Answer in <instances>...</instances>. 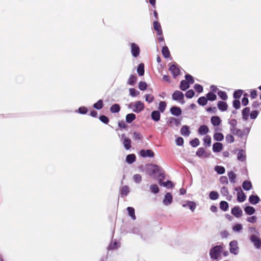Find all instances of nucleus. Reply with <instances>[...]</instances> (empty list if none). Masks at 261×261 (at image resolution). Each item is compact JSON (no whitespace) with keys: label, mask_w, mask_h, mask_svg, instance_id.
Here are the masks:
<instances>
[{"label":"nucleus","mask_w":261,"mask_h":261,"mask_svg":"<svg viewBox=\"0 0 261 261\" xmlns=\"http://www.w3.org/2000/svg\"><path fill=\"white\" fill-rule=\"evenodd\" d=\"M229 124L230 125L231 127L230 128V132L231 133V130H233V129H236V127L237 125V121L236 119H231L229 121Z\"/></svg>","instance_id":"obj_51"},{"label":"nucleus","mask_w":261,"mask_h":261,"mask_svg":"<svg viewBox=\"0 0 261 261\" xmlns=\"http://www.w3.org/2000/svg\"><path fill=\"white\" fill-rule=\"evenodd\" d=\"M137 80V77L133 74H131L130 77L127 80V84L130 86H134L136 83Z\"/></svg>","instance_id":"obj_34"},{"label":"nucleus","mask_w":261,"mask_h":261,"mask_svg":"<svg viewBox=\"0 0 261 261\" xmlns=\"http://www.w3.org/2000/svg\"><path fill=\"white\" fill-rule=\"evenodd\" d=\"M250 241L253 244L256 249L261 247V239L255 234H252L250 237Z\"/></svg>","instance_id":"obj_5"},{"label":"nucleus","mask_w":261,"mask_h":261,"mask_svg":"<svg viewBox=\"0 0 261 261\" xmlns=\"http://www.w3.org/2000/svg\"><path fill=\"white\" fill-rule=\"evenodd\" d=\"M213 138L215 141H221L224 139V135L221 133L216 132L214 134Z\"/></svg>","instance_id":"obj_42"},{"label":"nucleus","mask_w":261,"mask_h":261,"mask_svg":"<svg viewBox=\"0 0 261 261\" xmlns=\"http://www.w3.org/2000/svg\"><path fill=\"white\" fill-rule=\"evenodd\" d=\"M137 72L140 76H143L144 74V65L143 63L139 64L137 67Z\"/></svg>","instance_id":"obj_45"},{"label":"nucleus","mask_w":261,"mask_h":261,"mask_svg":"<svg viewBox=\"0 0 261 261\" xmlns=\"http://www.w3.org/2000/svg\"><path fill=\"white\" fill-rule=\"evenodd\" d=\"M130 47L132 56L135 58L138 57L140 53L139 46L135 43H132L130 44Z\"/></svg>","instance_id":"obj_6"},{"label":"nucleus","mask_w":261,"mask_h":261,"mask_svg":"<svg viewBox=\"0 0 261 261\" xmlns=\"http://www.w3.org/2000/svg\"><path fill=\"white\" fill-rule=\"evenodd\" d=\"M172 99L175 101H179L181 104L185 103L184 94L181 91L176 90L172 95Z\"/></svg>","instance_id":"obj_4"},{"label":"nucleus","mask_w":261,"mask_h":261,"mask_svg":"<svg viewBox=\"0 0 261 261\" xmlns=\"http://www.w3.org/2000/svg\"><path fill=\"white\" fill-rule=\"evenodd\" d=\"M200 142L198 138H196L190 141V144L193 147H196L199 145Z\"/></svg>","instance_id":"obj_56"},{"label":"nucleus","mask_w":261,"mask_h":261,"mask_svg":"<svg viewBox=\"0 0 261 261\" xmlns=\"http://www.w3.org/2000/svg\"><path fill=\"white\" fill-rule=\"evenodd\" d=\"M127 211L129 216L132 218V219L134 220H136V217L135 216V208L133 207L129 206L127 207Z\"/></svg>","instance_id":"obj_38"},{"label":"nucleus","mask_w":261,"mask_h":261,"mask_svg":"<svg viewBox=\"0 0 261 261\" xmlns=\"http://www.w3.org/2000/svg\"><path fill=\"white\" fill-rule=\"evenodd\" d=\"M120 110V107L119 105L117 103L114 104L110 107V111L112 113H118Z\"/></svg>","instance_id":"obj_43"},{"label":"nucleus","mask_w":261,"mask_h":261,"mask_svg":"<svg viewBox=\"0 0 261 261\" xmlns=\"http://www.w3.org/2000/svg\"><path fill=\"white\" fill-rule=\"evenodd\" d=\"M190 87L189 82H187L186 80H181L180 83L179 88L182 91H186Z\"/></svg>","instance_id":"obj_33"},{"label":"nucleus","mask_w":261,"mask_h":261,"mask_svg":"<svg viewBox=\"0 0 261 261\" xmlns=\"http://www.w3.org/2000/svg\"><path fill=\"white\" fill-rule=\"evenodd\" d=\"M150 189L151 193L156 194L159 192L160 189L156 184H152L150 186Z\"/></svg>","instance_id":"obj_54"},{"label":"nucleus","mask_w":261,"mask_h":261,"mask_svg":"<svg viewBox=\"0 0 261 261\" xmlns=\"http://www.w3.org/2000/svg\"><path fill=\"white\" fill-rule=\"evenodd\" d=\"M120 242L117 240H112L108 247V250H114L117 249L120 246Z\"/></svg>","instance_id":"obj_20"},{"label":"nucleus","mask_w":261,"mask_h":261,"mask_svg":"<svg viewBox=\"0 0 261 261\" xmlns=\"http://www.w3.org/2000/svg\"><path fill=\"white\" fill-rule=\"evenodd\" d=\"M217 107L218 109L222 112L226 111L228 108L227 103L223 101H219L217 103Z\"/></svg>","instance_id":"obj_23"},{"label":"nucleus","mask_w":261,"mask_h":261,"mask_svg":"<svg viewBox=\"0 0 261 261\" xmlns=\"http://www.w3.org/2000/svg\"><path fill=\"white\" fill-rule=\"evenodd\" d=\"M186 204H183L182 206L184 207L188 206L192 212H194L196 207V204L195 202L192 201H187Z\"/></svg>","instance_id":"obj_26"},{"label":"nucleus","mask_w":261,"mask_h":261,"mask_svg":"<svg viewBox=\"0 0 261 261\" xmlns=\"http://www.w3.org/2000/svg\"><path fill=\"white\" fill-rule=\"evenodd\" d=\"M246 199V196L242 190L237 193V200L239 202H244Z\"/></svg>","instance_id":"obj_30"},{"label":"nucleus","mask_w":261,"mask_h":261,"mask_svg":"<svg viewBox=\"0 0 261 261\" xmlns=\"http://www.w3.org/2000/svg\"><path fill=\"white\" fill-rule=\"evenodd\" d=\"M134 109L133 112L136 113H139L144 109V105L141 101H137L134 104Z\"/></svg>","instance_id":"obj_7"},{"label":"nucleus","mask_w":261,"mask_h":261,"mask_svg":"<svg viewBox=\"0 0 261 261\" xmlns=\"http://www.w3.org/2000/svg\"><path fill=\"white\" fill-rule=\"evenodd\" d=\"M140 154L143 158H153L154 156L153 151L150 149H142L140 151Z\"/></svg>","instance_id":"obj_9"},{"label":"nucleus","mask_w":261,"mask_h":261,"mask_svg":"<svg viewBox=\"0 0 261 261\" xmlns=\"http://www.w3.org/2000/svg\"><path fill=\"white\" fill-rule=\"evenodd\" d=\"M243 229V226L241 224L237 223L234 225L232 227V230L234 231L239 232Z\"/></svg>","instance_id":"obj_62"},{"label":"nucleus","mask_w":261,"mask_h":261,"mask_svg":"<svg viewBox=\"0 0 261 261\" xmlns=\"http://www.w3.org/2000/svg\"><path fill=\"white\" fill-rule=\"evenodd\" d=\"M121 139L123 140V144L125 149L128 150L131 147V140L126 137L124 134H122L121 136Z\"/></svg>","instance_id":"obj_13"},{"label":"nucleus","mask_w":261,"mask_h":261,"mask_svg":"<svg viewBox=\"0 0 261 261\" xmlns=\"http://www.w3.org/2000/svg\"><path fill=\"white\" fill-rule=\"evenodd\" d=\"M166 106H167V103L165 101H160L159 102V108H158L159 110L158 111H160V113L164 112V111L166 110Z\"/></svg>","instance_id":"obj_46"},{"label":"nucleus","mask_w":261,"mask_h":261,"mask_svg":"<svg viewBox=\"0 0 261 261\" xmlns=\"http://www.w3.org/2000/svg\"><path fill=\"white\" fill-rule=\"evenodd\" d=\"M99 120L105 124H108L109 122V119L106 115H101L99 116Z\"/></svg>","instance_id":"obj_59"},{"label":"nucleus","mask_w":261,"mask_h":261,"mask_svg":"<svg viewBox=\"0 0 261 261\" xmlns=\"http://www.w3.org/2000/svg\"><path fill=\"white\" fill-rule=\"evenodd\" d=\"M170 112L172 115L176 117L180 116L182 114V110L181 108L175 106H172L170 108Z\"/></svg>","instance_id":"obj_10"},{"label":"nucleus","mask_w":261,"mask_h":261,"mask_svg":"<svg viewBox=\"0 0 261 261\" xmlns=\"http://www.w3.org/2000/svg\"><path fill=\"white\" fill-rule=\"evenodd\" d=\"M207 99L204 96L200 97L197 100L198 105L201 106H204L207 104Z\"/></svg>","instance_id":"obj_44"},{"label":"nucleus","mask_w":261,"mask_h":261,"mask_svg":"<svg viewBox=\"0 0 261 261\" xmlns=\"http://www.w3.org/2000/svg\"><path fill=\"white\" fill-rule=\"evenodd\" d=\"M220 208L224 211L226 212L228 210L229 208V204L228 203L225 201H221L220 202Z\"/></svg>","instance_id":"obj_41"},{"label":"nucleus","mask_w":261,"mask_h":261,"mask_svg":"<svg viewBox=\"0 0 261 261\" xmlns=\"http://www.w3.org/2000/svg\"><path fill=\"white\" fill-rule=\"evenodd\" d=\"M165 178H160V180L159 181V184L161 186L165 187L167 189L172 188L174 187V185L171 180H168L166 182H163V180Z\"/></svg>","instance_id":"obj_17"},{"label":"nucleus","mask_w":261,"mask_h":261,"mask_svg":"<svg viewBox=\"0 0 261 261\" xmlns=\"http://www.w3.org/2000/svg\"><path fill=\"white\" fill-rule=\"evenodd\" d=\"M206 98L207 99V100H210L211 101H214L217 99L216 95L212 92H208L206 94Z\"/></svg>","instance_id":"obj_48"},{"label":"nucleus","mask_w":261,"mask_h":261,"mask_svg":"<svg viewBox=\"0 0 261 261\" xmlns=\"http://www.w3.org/2000/svg\"><path fill=\"white\" fill-rule=\"evenodd\" d=\"M214 170L217 174L221 175L225 173V169L223 166L217 165L214 167Z\"/></svg>","instance_id":"obj_40"},{"label":"nucleus","mask_w":261,"mask_h":261,"mask_svg":"<svg viewBox=\"0 0 261 261\" xmlns=\"http://www.w3.org/2000/svg\"><path fill=\"white\" fill-rule=\"evenodd\" d=\"M138 87L141 91H144L146 89L147 85L146 82L141 81L139 83Z\"/></svg>","instance_id":"obj_61"},{"label":"nucleus","mask_w":261,"mask_h":261,"mask_svg":"<svg viewBox=\"0 0 261 261\" xmlns=\"http://www.w3.org/2000/svg\"><path fill=\"white\" fill-rule=\"evenodd\" d=\"M162 53L166 59L169 58L170 57V51L167 46H164L162 47Z\"/></svg>","instance_id":"obj_36"},{"label":"nucleus","mask_w":261,"mask_h":261,"mask_svg":"<svg viewBox=\"0 0 261 261\" xmlns=\"http://www.w3.org/2000/svg\"><path fill=\"white\" fill-rule=\"evenodd\" d=\"M217 94L223 100H226L228 98L227 94L225 91L219 90L217 92Z\"/></svg>","instance_id":"obj_49"},{"label":"nucleus","mask_w":261,"mask_h":261,"mask_svg":"<svg viewBox=\"0 0 261 261\" xmlns=\"http://www.w3.org/2000/svg\"><path fill=\"white\" fill-rule=\"evenodd\" d=\"M211 121L212 125L214 126H219L221 123V120L218 116H212L211 118Z\"/></svg>","instance_id":"obj_22"},{"label":"nucleus","mask_w":261,"mask_h":261,"mask_svg":"<svg viewBox=\"0 0 261 261\" xmlns=\"http://www.w3.org/2000/svg\"><path fill=\"white\" fill-rule=\"evenodd\" d=\"M185 78L187 82H189L190 85L194 83L193 77L189 74H186L185 76Z\"/></svg>","instance_id":"obj_57"},{"label":"nucleus","mask_w":261,"mask_h":261,"mask_svg":"<svg viewBox=\"0 0 261 261\" xmlns=\"http://www.w3.org/2000/svg\"><path fill=\"white\" fill-rule=\"evenodd\" d=\"M125 118L126 122L130 123L136 118V116L134 113H129L126 115Z\"/></svg>","instance_id":"obj_39"},{"label":"nucleus","mask_w":261,"mask_h":261,"mask_svg":"<svg viewBox=\"0 0 261 261\" xmlns=\"http://www.w3.org/2000/svg\"><path fill=\"white\" fill-rule=\"evenodd\" d=\"M211 137L209 135H206L203 138L204 145L205 147H210L211 144Z\"/></svg>","instance_id":"obj_47"},{"label":"nucleus","mask_w":261,"mask_h":261,"mask_svg":"<svg viewBox=\"0 0 261 261\" xmlns=\"http://www.w3.org/2000/svg\"><path fill=\"white\" fill-rule=\"evenodd\" d=\"M225 140L228 143H232L234 141V139L232 135L228 134L225 137Z\"/></svg>","instance_id":"obj_64"},{"label":"nucleus","mask_w":261,"mask_h":261,"mask_svg":"<svg viewBox=\"0 0 261 261\" xmlns=\"http://www.w3.org/2000/svg\"><path fill=\"white\" fill-rule=\"evenodd\" d=\"M242 188L245 191H249L252 188V185L250 180H246L242 183Z\"/></svg>","instance_id":"obj_28"},{"label":"nucleus","mask_w":261,"mask_h":261,"mask_svg":"<svg viewBox=\"0 0 261 261\" xmlns=\"http://www.w3.org/2000/svg\"><path fill=\"white\" fill-rule=\"evenodd\" d=\"M147 174L151 178L160 180V178H165V173L163 169L154 164H147L145 166Z\"/></svg>","instance_id":"obj_1"},{"label":"nucleus","mask_w":261,"mask_h":261,"mask_svg":"<svg viewBox=\"0 0 261 261\" xmlns=\"http://www.w3.org/2000/svg\"><path fill=\"white\" fill-rule=\"evenodd\" d=\"M223 144L220 142L214 143L213 145V151L214 152H219L223 149Z\"/></svg>","instance_id":"obj_25"},{"label":"nucleus","mask_w":261,"mask_h":261,"mask_svg":"<svg viewBox=\"0 0 261 261\" xmlns=\"http://www.w3.org/2000/svg\"><path fill=\"white\" fill-rule=\"evenodd\" d=\"M229 251L233 255H237L239 252V247L238 242L237 240H233L229 242Z\"/></svg>","instance_id":"obj_3"},{"label":"nucleus","mask_w":261,"mask_h":261,"mask_svg":"<svg viewBox=\"0 0 261 261\" xmlns=\"http://www.w3.org/2000/svg\"><path fill=\"white\" fill-rule=\"evenodd\" d=\"M204 153H205V150L204 148L203 147H200L198 149L196 152V155L199 158H201L203 156Z\"/></svg>","instance_id":"obj_55"},{"label":"nucleus","mask_w":261,"mask_h":261,"mask_svg":"<svg viewBox=\"0 0 261 261\" xmlns=\"http://www.w3.org/2000/svg\"><path fill=\"white\" fill-rule=\"evenodd\" d=\"M249 202L253 205L257 204L259 201L260 198L257 195H251L248 199Z\"/></svg>","instance_id":"obj_19"},{"label":"nucleus","mask_w":261,"mask_h":261,"mask_svg":"<svg viewBox=\"0 0 261 261\" xmlns=\"http://www.w3.org/2000/svg\"><path fill=\"white\" fill-rule=\"evenodd\" d=\"M191 133V132L190 130L189 126L188 125H184L182 126V127L180 129V134L181 135L185 136V137H188Z\"/></svg>","instance_id":"obj_27"},{"label":"nucleus","mask_w":261,"mask_h":261,"mask_svg":"<svg viewBox=\"0 0 261 261\" xmlns=\"http://www.w3.org/2000/svg\"><path fill=\"white\" fill-rule=\"evenodd\" d=\"M136 159L135 154H129L126 156L125 161L128 164H132L135 162Z\"/></svg>","instance_id":"obj_35"},{"label":"nucleus","mask_w":261,"mask_h":261,"mask_svg":"<svg viewBox=\"0 0 261 261\" xmlns=\"http://www.w3.org/2000/svg\"><path fill=\"white\" fill-rule=\"evenodd\" d=\"M153 24L154 30L156 31L157 35L161 36L162 35V30L160 23L158 21H154Z\"/></svg>","instance_id":"obj_24"},{"label":"nucleus","mask_w":261,"mask_h":261,"mask_svg":"<svg viewBox=\"0 0 261 261\" xmlns=\"http://www.w3.org/2000/svg\"><path fill=\"white\" fill-rule=\"evenodd\" d=\"M151 118L153 121L155 122L159 121L161 118V114L160 111L158 110L153 111L151 113Z\"/></svg>","instance_id":"obj_21"},{"label":"nucleus","mask_w":261,"mask_h":261,"mask_svg":"<svg viewBox=\"0 0 261 261\" xmlns=\"http://www.w3.org/2000/svg\"><path fill=\"white\" fill-rule=\"evenodd\" d=\"M237 159L241 162H244L246 159L245 151L243 149L239 150L237 153Z\"/></svg>","instance_id":"obj_29"},{"label":"nucleus","mask_w":261,"mask_h":261,"mask_svg":"<svg viewBox=\"0 0 261 261\" xmlns=\"http://www.w3.org/2000/svg\"><path fill=\"white\" fill-rule=\"evenodd\" d=\"M227 175L231 183L234 184L236 182L237 175L233 171L228 172Z\"/></svg>","instance_id":"obj_31"},{"label":"nucleus","mask_w":261,"mask_h":261,"mask_svg":"<svg viewBox=\"0 0 261 261\" xmlns=\"http://www.w3.org/2000/svg\"><path fill=\"white\" fill-rule=\"evenodd\" d=\"M129 95L132 97H135L138 95L140 94V92L135 89V88H130L129 89Z\"/></svg>","instance_id":"obj_58"},{"label":"nucleus","mask_w":261,"mask_h":261,"mask_svg":"<svg viewBox=\"0 0 261 261\" xmlns=\"http://www.w3.org/2000/svg\"><path fill=\"white\" fill-rule=\"evenodd\" d=\"M222 245H216L212 247L210 250V256L213 259H217L223 252Z\"/></svg>","instance_id":"obj_2"},{"label":"nucleus","mask_w":261,"mask_h":261,"mask_svg":"<svg viewBox=\"0 0 261 261\" xmlns=\"http://www.w3.org/2000/svg\"><path fill=\"white\" fill-rule=\"evenodd\" d=\"M173 201V196L171 193L167 192L165 195L164 198L163 200V203L166 206L170 205Z\"/></svg>","instance_id":"obj_8"},{"label":"nucleus","mask_w":261,"mask_h":261,"mask_svg":"<svg viewBox=\"0 0 261 261\" xmlns=\"http://www.w3.org/2000/svg\"><path fill=\"white\" fill-rule=\"evenodd\" d=\"M243 93V90L239 89L236 90L233 94V97L235 99H239Z\"/></svg>","instance_id":"obj_53"},{"label":"nucleus","mask_w":261,"mask_h":261,"mask_svg":"<svg viewBox=\"0 0 261 261\" xmlns=\"http://www.w3.org/2000/svg\"><path fill=\"white\" fill-rule=\"evenodd\" d=\"M129 188L127 186H124L120 190L121 197L126 196L129 193Z\"/></svg>","instance_id":"obj_37"},{"label":"nucleus","mask_w":261,"mask_h":261,"mask_svg":"<svg viewBox=\"0 0 261 261\" xmlns=\"http://www.w3.org/2000/svg\"><path fill=\"white\" fill-rule=\"evenodd\" d=\"M167 123L170 127H173L174 125L178 126L180 124V119L170 117L168 118Z\"/></svg>","instance_id":"obj_12"},{"label":"nucleus","mask_w":261,"mask_h":261,"mask_svg":"<svg viewBox=\"0 0 261 261\" xmlns=\"http://www.w3.org/2000/svg\"><path fill=\"white\" fill-rule=\"evenodd\" d=\"M232 106L236 110H238L241 108V102L238 99H234L232 101Z\"/></svg>","instance_id":"obj_60"},{"label":"nucleus","mask_w":261,"mask_h":261,"mask_svg":"<svg viewBox=\"0 0 261 261\" xmlns=\"http://www.w3.org/2000/svg\"><path fill=\"white\" fill-rule=\"evenodd\" d=\"M231 214L236 218H240L242 216L243 212L239 206H234L231 211Z\"/></svg>","instance_id":"obj_14"},{"label":"nucleus","mask_w":261,"mask_h":261,"mask_svg":"<svg viewBox=\"0 0 261 261\" xmlns=\"http://www.w3.org/2000/svg\"><path fill=\"white\" fill-rule=\"evenodd\" d=\"M244 210L245 213L248 215H252L255 212V208L250 205L245 206Z\"/></svg>","instance_id":"obj_32"},{"label":"nucleus","mask_w":261,"mask_h":261,"mask_svg":"<svg viewBox=\"0 0 261 261\" xmlns=\"http://www.w3.org/2000/svg\"><path fill=\"white\" fill-rule=\"evenodd\" d=\"M195 95V92L193 90H188L185 93V96L188 98H192Z\"/></svg>","instance_id":"obj_63"},{"label":"nucleus","mask_w":261,"mask_h":261,"mask_svg":"<svg viewBox=\"0 0 261 261\" xmlns=\"http://www.w3.org/2000/svg\"><path fill=\"white\" fill-rule=\"evenodd\" d=\"M231 134L239 137L242 139L245 140V138H246V135L243 130L239 128H237L236 129H233V130H231Z\"/></svg>","instance_id":"obj_16"},{"label":"nucleus","mask_w":261,"mask_h":261,"mask_svg":"<svg viewBox=\"0 0 261 261\" xmlns=\"http://www.w3.org/2000/svg\"><path fill=\"white\" fill-rule=\"evenodd\" d=\"M219 193L216 191H211L209 194V197L211 200H215L219 198Z\"/></svg>","instance_id":"obj_52"},{"label":"nucleus","mask_w":261,"mask_h":261,"mask_svg":"<svg viewBox=\"0 0 261 261\" xmlns=\"http://www.w3.org/2000/svg\"><path fill=\"white\" fill-rule=\"evenodd\" d=\"M208 132L209 128L206 125H200L198 129V133L201 136H203L207 134Z\"/></svg>","instance_id":"obj_18"},{"label":"nucleus","mask_w":261,"mask_h":261,"mask_svg":"<svg viewBox=\"0 0 261 261\" xmlns=\"http://www.w3.org/2000/svg\"><path fill=\"white\" fill-rule=\"evenodd\" d=\"M250 114V109L249 107H245L242 110V119L244 121L248 120Z\"/></svg>","instance_id":"obj_15"},{"label":"nucleus","mask_w":261,"mask_h":261,"mask_svg":"<svg viewBox=\"0 0 261 261\" xmlns=\"http://www.w3.org/2000/svg\"><path fill=\"white\" fill-rule=\"evenodd\" d=\"M169 70L171 72L174 78H176L180 74V70L175 64L171 65Z\"/></svg>","instance_id":"obj_11"},{"label":"nucleus","mask_w":261,"mask_h":261,"mask_svg":"<svg viewBox=\"0 0 261 261\" xmlns=\"http://www.w3.org/2000/svg\"><path fill=\"white\" fill-rule=\"evenodd\" d=\"M130 232L133 233V234H138V235H140L141 237V238H142L144 240H145L146 238H144L143 237V236L142 235L141 233H140V228L139 227H134L131 231H130Z\"/></svg>","instance_id":"obj_50"}]
</instances>
